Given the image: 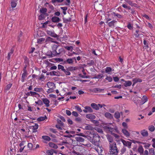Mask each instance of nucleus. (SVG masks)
I'll list each match as a JSON object with an SVG mask.
<instances>
[{"mask_svg": "<svg viewBox=\"0 0 155 155\" xmlns=\"http://www.w3.org/2000/svg\"><path fill=\"white\" fill-rule=\"evenodd\" d=\"M109 155H117L118 151L115 143L110 144Z\"/></svg>", "mask_w": 155, "mask_h": 155, "instance_id": "nucleus-1", "label": "nucleus"}, {"mask_svg": "<svg viewBox=\"0 0 155 155\" xmlns=\"http://www.w3.org/2000/svg\"><path fill=\"white\" fill-rule=\"evenodd\" d=\"M93 143L94 145L99 146V141H100V136L98 134H94L93 136Z\"/></svg>", "mask_w": 155, "mask_h": 155, "instance_id": "nucleus-2", "label": "nucleus"}, {"mask_svg": "<svg viewBox=\"0 0 155 155\" xmlns=\"http://www.w3.org/2000/svg\"><path fill=\"white\" fill-rule=\"evenodd\" d=\"M56 127L59 130L61 131L64 129V124L60 120L58 122V123L56 125ZM59 134L62 135L63 134V132L60 131L59 133Z\"/></svg>", "mask_w": 155, "mask_h": 155, "instance_id": "nucleus-3", "label": "nucleus"}, {"mask_svg": "<svg viewBox=\"0 0 155 155\" xmlns=\"http://www.w3.org/2000/svg\"><path fill=\"white\" fill-rule=\"evenodd\" d=\"M91 107L94 109L96 110H98L100 108H102L103 106H105L104 104H97L94 103H92L91 104Z\"/></svg>", "mask_w": 155, "mask_h": 155, "instance_id": "nucleus-4", "label": "nucleus"}, {"mask_svg": "<svg viewBox=\"0 0 155 155\" xmlns=\"http://www.w3.org/2000/svg\"><path fill=\"white\" fill-rule=\"evenodd\" d=\"M121 141L124 146L127 147L129 148H131L132 144L131 142L128 141H126L123 139L121 140Z\"/></svg>", "mask_w": 155, "mask_h": 155, "instance_id": "nucleus-5", "label": "nucleus"}, {"mask_svg": "<svg viewBox=\"0 0 155 155\" xmlns=\"http://www.w3.org/2000/svg\"><path fill=\"white\" fill-rule=\"evenodd\" d=\"M122 132L124 135L127 138H128L130 136V133L125 129H122Z\"/></svg>", "mask_w": 155, "mask_h": 155, "instance_id": "nucleus-6", "label": "nucleus"}, {"mask_svg": "<svg viewBox=\"0 0 155 155\" xmlns=\"http://www.w3.org/2000/svg\"><path fill=\"white\" fill-rule=\"evenodd\" d=\"M84 109L83 110V111L85 113L88 112H92L93 110L89 106H86L84 107Z\"/></svg>", "mask_w": 155, "mask_h": 155, "instance_id": "nucleus-7", "label": "nucleus"}, {"mask_svg": "<svg viewBox=\"0 0 155 155\" xmlns=\"http://www.w3.org/2000/svg\"><path fill=\"white\" fill-rule=\"evenodd\" d=\"M47 85L49 88H55L56 86L52 82H48L47 83Z\"/></svg>", "mask_w": 155, "mask_h": 155, "instance_id": "nucleus-8", "label": "nucleus"}, {"mask_svg": "<svg viewBox=\"0 0 155 155\" xmlns=\"http://www.w3.org/2000/svg\"><path fill=\"white\" fill-rule=\"evenodd\" d=\"M117 22V21L114 20L108 22V25L110 27L113 28L115 27V25Z\"/></svg>", "mask_w": 155, "mask_h": 155, "instance_id": "nucleus-9", "label": "nucleus"}, {"mask_svg": "<svg viewBox=\"0 0 155 155\" xmlns=\"http://www.w3.org/2000/svg\"><path fill=\"white\" fill-rule=\"evenodd\" d=\"M42 101L43 103L47 107H48L50 106V101L46 98H43Z\"/></svg>", "mask_w": 155, "mask_h": 155, "instance_id": "nucleus-10", "label": "nucleus"}, {"mask_svg": "<svg viewBox=\"0 0 155 155\" xmlns=\"http://www.w3.org/2000/svg\"><path fill=\"white\" fill-rule=\"evenodd\" d=\"M76 140L77 141V144L74 145V146H76L78 145V142H83L84 141V139L83 138L80 137H76L75 138Z\"/></svg>", "mask_w": 155, "mask_h": 155, "instance_id": "nucleus-11", "label": "nucleus"}, {"mask_svg": "<svg viewBox=\"0 0 155 155\" xmlns=\"http://www.w3.org/2000/svg\"><path fill=\"white\" fill-rule=\"evenodd\" d=\"M105 117L107 118L111 119L113 118V115L109 112H106L104 114Z\"/></svg>", "mask_w": 155, "mask_h": 155, "instance_id": "nucleus-12", "label": "nucleus"}, {"mask_svg": "<svg viewBox=\"0 0 155 155\" xmlns=\"http://www.w3.org/2000/svg\"><path fill=\"white\" fill-rule=\"evenodd\" d=\"M133 86L137 82H141L142 80L139 78H134L133 79Z\"/></svg>", "mask_w": 155, "mask_h": 155, "instance_id": "nucleus-13", "label": "nucleus"}, {"mask_svg": "<svg viewBox=\"0 0 155 155\" xmlns=\"http://www.w3.org/2000/svg\"><path fill=\"white\" fill-rule=\"evenodd\" d=\"M86 117L90 119H94L96 118L95 116L91 114H88L86 115Z\"/></svg>", "mask_w": 155, "mask_h": 155, "instance_id": "nucleus-14", "label": "nucleus"}, {"mask_svg": "<svg viewBox=\"0 0 155 155\" xmlns=\"http://www.w3.org/2000/svg\"><path fill=\"white\" fill-rule=\"evenodd\" d=\"M132 84V82L130 81H125L124 85L125 87H129Z\"/></svg>", "mask_w": 155, "mask_h": 155, "instance_id": "nucleus-15", "label": "nucleus"}, {"mask_svg": "<svg viewBox=\"0 0 155 155\" xmlns=\"http://www.w3.org/2000/svg\"><path fill=\"white\" fill-rule=\"evenodd\" d=\"M47 33L48 34L52 37H56L57 36L56 35L54 32L52 31H47Z\"/></svg>", "mask_w": 155, "mask_h": 155, "instance_id": "nucleus-16", "label": "nucleus"}, {"mask_svg": "<svg viewBox=\"0 0 155 155\" xmlns=\"http://www.w3.org/2000/svg\"><path fill=\"white\" fill-rule=\"evenodd\" d=\"M107 137L108 140L109 142V144H110L113 143H115L114 142V141L112 137L110 136L109 135H107Z\"/></svg>", "mask_w": 155, "mask_h": 155, "instance_id": "nucleus-17", "label": "nucleus"}, {"mask_svg": "<svg viewBox=\"0 0 155 155\" xmlns=\"http://www.w3.org/2000/svg\"><path fill=\"white\" fill-rule=\"evenodd\" d=\"M51 20L54 22H58L60 20V19L59 18L55 16L51 18Z\"/></svg>", "mask_w": 155, "mask_h": 155, "instance_id": "nucleus-18", "label": "nucleus"}, {"mask_svg": "<svg viewBox=\"0 0 155 155\" xmlns=\"http://www.w3.org/2000/svg\"><path fill=\"white\" fill-rule=\"evenodd\" d=\"M50 74L51 75H54L57 76H60V74L58 72H56L54 71H52L50 72Z\"/></svg>", "mask_w": 155, "mask_h": 155, "instance_id": "nucleus-19", "label": "nucleus"}, {"mask_svg": "<svg viewBox=\"0 0 155 155\" xmlns=\"http://www.w3.org/2000/svg\"><path fill=\"white\" fill-rule=\"evenodd\" d=\"M47 9L45 8H42L40 9V12L41 14L45 15L46 14Z\"/></svg>", "mask_w": 155, "mask_h": 155, "instance_id": "nucleus-20", "label": "nucleus"}, {"mask_svg": "<svg viewBox=\"0 0 155 155\" xmlns=\"http://www.w3.org/2000/svg\"><path fill=\"white\" fill-rule=\"evenodd\" d=\"M138 151L141 155L143 153L144 150L141 146H140L139 147L138 149Z\"/></svg>", "mask_w": 155, "mask_h": 155, "instance_id": "nucleus-21", "label": "nucleus"}, {"mask_svg": "<svg viewBox=\"0 0 155 155\" xmlns=\"http://www.w3.org/2000/svg\"><path fill=\"white\" fill-rule=\"evenodd\" d=\"M106 129L107 131H108L111 133L114 130V128L112 127H106Z\"/></svg>", "mask_w": 155, "mask_h": 155, "instance_id": "nucleus-22", "label": "nucleus"}, {"mask_svg": "<svg viewBox=\"0 0 155 155\" xmlns=\"http://www.w3.org/2000/svg\"><path fill=\"white\" fill-rule=\"evenodd\" d=\"M142 101L140 103L141 104H144L145 103L147 102L148 101V99L147 97L145 96H144L143 97L142 99Z\"/></svg>", "mask_w": 155, "mask_h": 155, "instance_id": "nucleus-23", "label": "nucleus"}, {"mask_svg": "<svg viewBox=\"0 0 155 155\" xmlns=\"http://www.w3.org/2000/svg\"><path fill=\"white\" fill-rule=\"evenodd\" d=\"M49 146L51 147L57 149L58 148V146L57 145L53 143L50 142L49 143Z\"/></svg>", "mask_w": 155, "mask_h": 155, "instance_id": "nucleus-24", "label": "nucleus"}, {"mask_svg": "<svg viewBox=\"0 0 155 155\" xmlns=\"http://www.w3.org/2000/svg\"><path fill=\"white\" fill-rule=\"evenodd\" d=\"M53 40V38H51L50 37H48L46 38V39L45 41V42H46L47 43H49L50 42H54Z\"/></svg>", "mask_w": 155, "mask_h": 155, "instance_id": "nucleus-25", "label": "nucleus"}, {"mask_svg": "<svg viewBox=\"0 0 155 155\" xmlns=\"http://www.w3.org/2000/svg\"><path fill=\"white\" fill-rule=\"evenodd\" d=\"M17 2L11 0V5L12 8H14L16 7L17 5Z\"/></svg>", "mask_w": 155, "mask_h": 155, "instance_id": "nucleus-26", "label": "nucleus"}, {"mask_svg": "<svg viewBox=\"0 0 155 155\" xmlns=\"http://www.w3.org/2000/svg\"><path fill=\"white\" fill-rule=\"evenodd\" d=\"M141 134L143 136H147L148 135V132L147 130H143L141 132Z\"/></svg>", "mask_w": 155, "mask_h": 155, "instance_id": "nucleus-27", "label": "nucleus"}, {"mask_svg": "<svg viewBox=\"0 0 155 155\" xmlns=\"http://www.w3.org/2000/svg\"><path fill=\"white\" fill-rule=\"evenodd\" d=\"M112 68L110 67H107L105 69V72L108 74H110V72L112 71Z\"/></svg>", "mask_w": 155, "mask_h": 155, "instance_id": "nucleus-28", "label": "nucleus"}, {"mask_svg": "<svg viewBox=\"0 0 155 155\" xmlns=\"http://www.w3.org/2000/svg\"><path fill=\"white\" fill-rule=\"evenodd\" d=\"M45 39L43 38H38L37 40V42L39 44H41L45 41Z\"/></svg>", "mask_w": 155, "mask_h": 155, "instance_id": "nucleus-29", "label": "nucleus"}, {"mask_svg": "<svg viewBox=\"0 0 155 155\" xmlns=\"http://www.w3.org/2000/svg\"><path fill=\"white\" fill-rule=\"evenodd\" d=\"M149 152L151 155H155V152L153 148L149 149Z\"/></svg>", "mask_w": 155, "mask_h": 155, "instance_id": "nucleus-30", "label": "nucleus"}, {"mask_svg": "<svg viewBox=\"0 0 155 155\" xmlns=\"http://www.w3.org/2000/svg\"><path fill=\"white\" fill-rule=\"evenodd\" d=\"M42 137L43 139L47 141H49L51 140V138L48 136H42Z\"/></svg>", "mask_w": 155, "mask_h": 155, "instance_id": "nucleus-31", "label": "nucleus"}, {"mask_svg": "<svg viewBox=\"0 0 155 155\" xmlns=\"http://www.w3.org/2000/svg\"><path fill=\"white\" fill-rule=\"evenodd\" d=\"M35 91L37 92H40L43 91V89L42 88H35L34 89Z\"/></svg>", "mask_w": 155, "mask_h": 155, "instance_id": "nucleus-32", "label": "nucleus"}, {"mask_svg": "<svg viewBox=\"0 0 155 155\" xmlns=\"http://www.w3.org/2000/svg\"><path fill=\"white\" fill-rule=\"evenodd\" d=\"M50 22L49 21H47L43 24V27L45 28L46 27L47 25H48L50 26Z\"/></svg>", "mask_w": 155, "mask_h": 155, "instance_id": "nucleus-33", "label": "nucleus"}, {"mask_svg": "<svg viewBox=\"0 0 155 155\" xmlns=\"http://www.w3.org/2000/svg\"><path fill=\"white\" fill-rule=\"evenodd\" d=\"M46 119V116L41 117L39 118H38L37 119V120L39 121H42L45 120V119Z\"/></svg>", "mask_w": 155, "mask_h": 155, "instance_id": "nucleus-34", "label": "nucleus"}, {"mask_svg": "<svg viewBox=\"0 0 155 155\" xmlns=\"http://www.w3.org/2000/svg\"><path fill=\"white\" fill-rule=\"evenodd\" d=\"M66 62L69 64H72L73 63V59L71 58H68L67 60L66 61H64V62L66 63Z\"/></svg>", "mask_w": 155, "mask_h": 155, "instance_id": "nucleus-35", "label": "nucleus"}, {"mask_svg": "<svg viewBox=\"0 0 155 155\" xmlns=\"http://www.w3.org/2000/svg\"><path fill=\"white\" fill-rule=\"evenodd\" d=\"M38 127V125L37 124H35V125L31 126V128L34 130L37 129Z\"/></svg>", "mask_w": 155, "mask_h": 155, "instance_id": "nucleus-36", "label": "nucleus"}, {"mask_svg": "<svg viewBox=\"0 0 155 155\" xmlns=\"http://www.w3.org/2000/svg\"><path fill=\"white\" fill-rule=\"evenodd\" d=\"M58 70L61 69L62 71H64L65 69L64 68V67L61 65L59 64L58 65Z\"/></svg>", "mask_w": 155, "mask_h": 155, "instance_id": "nucleus-37", "label": "nucleus"}, {"mask_svg": "<svg viewBox=\"0 0 155 155\" xmlns=\"http://www.w3.org/2000/svg\"><path fill=\"white\" fill-rule=\"evenodd\" d=\"M68 70H69V71H75L76 70L77 68L75 67H69L68 68Z\"/></svg>", "mask_w": 155, "mask_h": 155, "instance_id": "nucleus-38", "label": "nucleus"}, {"mask_svg": "<svg viewBox=\"0 0 155 155\" xmlns=\"http://www.w3.org/2000/svg\"><path fill=\"white\" fill-rule=\"evenodd\" d=\"M115 15L116 16H117L118 18H122V16L121 15H119L117 14H115L114 13H112L110 14L109 15H110V16H111V15L113 16L114 15Z\"/></svg>", "mask_w": 155, "mask_h": 155, "instance_id": "nucleus-39", "label": "nucleus"}, {"mask_svg": "<svg viewBox=\"0 0 155 155\" xmlns=\"http://www.w3.org/2000/svg\"><path fill=\"white\" fill-rule=\"evenodd\" d=\"M64 72L66 75H71V73L69 70H68L67 68L66 70L65 69L64 71Z\"/></svg>", "mask_w": 155, "mask_h": 155, "instance_id": "nucleus-40", "label": "nucleus"}, {"mask_svg": "<svg viewBox=\"0 0 155 155\" xmlns=\"http://www.w3.org/2000/svg\"><path fill=\"white\" fill-rule=\"evenodd\" d=\"M120 114L119 112H116L114 114V117L117 119L119 118L120 117Z\"/></svg>", "mask_w": 155, "mask_h": 155, "instance_id": "nucleus-41", "label": "nucleus"}, {"mask_svg": "<svg viewBox=\"0 0 155 155\" xmlns=\"http://www.w3.org/2000/svg\"><path fill=\"white\" fill-rule=\"evenodd\" d=\"M142 143L144 145V147L146 148H149L150 146V144L149 143Z\"/></svg>", "mask_w": 155, "mask_h": 155, "instance_id": "nucleus-42", "label": "nucleus"}, {"mask_svg": "<svg viewBox=\"0 0 155 155\" xmlns=\"http://www.w3.org/2000/svg\"><path fill=\"white\" fill-rule=\"evenodd\" d=\"M64 48L68 51H72L73 49V47L72 46H65Z\"/></svg>", "mask_w": 155, "mask_h": 155, "instance_id": "nucleus-43", "label": "nucleus"}, {"mask_svg": "<svg viewBox=\"0 0 155 155\" xmlns=\"http://www.w3.org/2000/svg\"><path fill=\"white\" fill-rule=\"evenodd\" d=\"M75 109L79 112L81 113L82 112V110L81 107L78 106H75Z\"/></svg>", "mask_w": 155, "mask_h": 155, "instance_id": "nucleus-44", "label": "nucleus"}, {"mask_svg": "<svg viewBox=\"0 0 155 155\" xmlns=\"http://www.w3.org/2000/svg\"><path fill=\"white\" fill-rule=\"evenodd\" d=\"M28 147L29 148V150H31L33 148V144L31 143H28Z\"/></svg>", "mask_w": 155, "mask_h": 155, "instance_id": "nucleus-45", "label": "nucleus"}, {"mask_svg": "<svg viewBox=\"0 0 155 155\" xmlns=\"http://www.w3.org/2000/svg\"><path fill=\"white\" fill-rule=\"evenodd\" d=\"M54 88H49V89H48L47 91V92L48 93H52L54 92Z\"/></svg>", "mask_w": 155, "mask_h": 155, "instance_id": "nucleus-46", "label": "nucleus"}, {"mask_svg": "<svg viewBox=\"0 0 155 155\" xmlns=\"http://www.w3.org/2000/svg\"><path fill=\"white\" fill-rule=\"evenodd\" d=\"M155 129L154 127L153 126H150L149 127V130L151 131H153Z\"/></svg>", "mask_w": 155, "mask_h": 155, "instance_id": "nucleus-47", "label": "nucleus"}, {"mask_svg": "<svg viewBox=\"0 0 155 155\" xmlns=\"http://www.w3.org/2000/svg\"><path fill=\"white\" fill-rule=\"evenodd\" d=\"M45 18L44 15L41 14L38 17V19L39 20L43 19Z\"/></svg>", "mask_w": 155, "mask_h": 155, "instance_id": "nucleus-48", "label": "nucleus"}, {"mask_svg": "<svg viewBox=\"0 0 155 155\" xmlns=\"http://www.w3.org/2000/svg\"><path fill=\"white\" fill-rule=\"evenodd\" d=\"M47 153L48 154L50 155H52L54 153L53 151L51 150H48L47 151Z\"/></svg>", "mask_w": 155, "mask_h": 155, "instance_id": "nucleus-49", "label": "nucleus"}, {"mask_svg": "<svg viewBox=\"0 0 155 155\" xmlns=\"http://www.w3.org/2000/svg\"><path fill=\"white\" fill-rule=\"evenodd\" d=\"M30 95L31 96H34L35 95H39V94L36 92L30 91Z\"/></svg>", "mask_w": 155, "mask_h": 155, "instance_id": "nucleus-50", "label": "nucleus"}, {"mask_svg": "<svg viewBox=\"0 0 155 155\" xmlns=\"http://www.w3.org/2000/svg\"><path fill=\"white\" fill-rule=\"evenodd\" d=\"M105 79L108 81L109 82H110L112 81V78L110 77H108L107 76L106 78Z\"/></svg>", "mask_w": 155, "mask_h": 155, "instance_id": "nucleus-51", "label": "nucleus"}, {"mask_svg": "<svg viewBox=\"0 0 155 155\" xmlns=\"http://www.w3.org/2000/svg\"><path fill=\"white\" fill-rule=\"evenodd\" d=\"M35 103L36 104L40 105H42V102L41 100H38L37 101H35Z\"/></svg>", "mask_w": 155, "mask_h": 155, "instance_id": "nucleus-52", "label": "nucleus"}, {"mask_svg": "<svg viewBox=\"0 0 155 155\" xmlns=\"http://www.w3.org/2000/svg\"><path fill=\"white\" fill-rule=\"evenodd\" d=\"M136 34H135L134 35L136 37H138L140 36V35L139 33V31L136 30Z\"/></svg>", "mask_w": 155, "mask_h": 155, "instance_id": "nucleus-53", "label": "nucleus"}, {"mask_svg": "<svg viewBox=\"0 0 155 155\" xmlns=\"http://www.w3.org/2000/svg\"><path fill=\"white\" fill-rule=\"evenodd\" d=\"M127 27L129 29L131 30L133 29V26L130 23H128L127 25Z\"/></svg>", "mask_w": 155, "mask_h": 155, "instance_id": "nucleus-54", "label": "nucleus"}, {"mask_svg": "<svg viewBox=\"0 0 155 155\" xmlns=\"http://www.w3.org/2000/svg\"><path fill=\"white\" fill-rule=\"evenodd\" d=\"M12 86L11 84H9L6 86V90H8Z\"/></svg>", "mask_w": 155, "mask_h": 155, "instance_id": "nucleus-55", "label": "nucleus"}, {"mask_svg": "<svg viewBox=\"0 0 155 155\" xmlns=\"http://www.w3.org/2000/svg\"><path fill=\"white\" fill-rule=\"evenodd\" d=\"M72 114L75 117H78V114L75 111H73L72 113Z\"/></svg>", "mask_w": 155, "mask_h": 155, "instance_id": "nucleus-56", "label": "nucleus"}, {"mask_svg": "<svg viewBox=\"0 0 155 155\" xmlns=\"http://www.w3.org/2000/svg\"><path fill=\"white\" fill-rule=\"evenodd\" d=\"M65 133H67V134H74L75 133V132L74 131H65Z\"/></svg>", "mask_w": 155, "mask_h": 155, "instance_id": "nucleus-57", "label": "nucleus"}, {"mask_svg": "<svg viewBox=\"0 0 155 155\" xmlns=\"http://www.w3.org/2000/svg\"><path fill=\"white\" fill-rule=\"evenodd\" d=\"M128 140L131 141L132 143H140V142L137 141H135V140H130V139H128Z\"/></svg>", "mask_w": 155, "mask_h": 155, "instance_id": "nucleus-58", "label": "nucleus"}, {"mask_svg": "<svg viewBox=\"0 0 155 155\" xmlns=\"http://www.w3.org/2000/svg\"><path fill=\"white\" fill-rule=\"evenodd\" d=\"M57 68V67L56 66H54L51 67L50 70H56Z\"/></svg>", "mask_w": 155, "mask_h": 155, "instance_id": "nucleus-59", "label": "nucleus"}, {"mask_svg": "<svg viewBox=\"0 0 155 155\" xmlns=\"http://www.w3.org/2000/svg\"><path fill=\"white\" fill-rule=\"evenodd\" d=\"M113 87L114 88H117L120 89L121 88V85L120 84L117 85Z\"/></svg>", "mask_w": 155, "mask_h": 155, "instance_id": "nucleus-60", "label": "nucleus"}, {"mask_svg": "<svg viewBox=\"0 0 155 155\" xmlns=\"http://www.w3.org/2000/svg\"><path fill=\"white\" fill-rule=\"evenodd\" d=\"M85 128L87 130H92V127L90 125H88L85 127Z\"/></svg>", "mask_w": 155, "mask_h": 155, "instance_id": "nucleus-61", "label": "nucleus"}, {"mask_svg": "<svg viewBox=\"0 0 155 155\" xmlns=\"http://www.w3.org/2000/svg\"><path fill=\"white\" fill-rule=\"evenodd\" d=\"M115 82H117L119 80V78L117 77H114L113 78Z\"/></svg>", "mask_w": 155, "mask_h": 155, "instance_id": "nucleus-62", "label": "nucleus"}, {"mask_svg": "<svg viewBox=\"0 0 155 155\" xmlns=\"http://www.w3.org/2000/svg\"><path fill=\"white\" fill-rule=\"evenodd\" d=\"M152 141L153 142V143L152 144V146L153 147L155 148V139H153L152 140Z\"/></svg>", "mask_w": 155, "mask_h": 155, "instance_id": "nucleus-63", "label": "nucleus"}, {"mask_svg": "<svg viewBox=\"0 0 155 155\" xmlns=\"http://www.w3.org/2000/svg\"><path fill=\"white\" fill-rule=\"evenodd\" d=\"M66 114L68 116H70L71 115V113L70 111L68 110H66Z\"/></svg>", "mask_w": 155, "mask_h": 155, "instance_id": "nucleus-64", "label": "nucleus"}]
</instances>
